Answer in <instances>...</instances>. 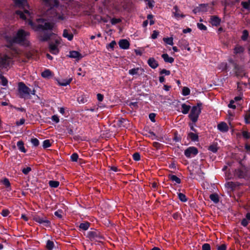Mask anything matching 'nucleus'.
Segmentation results:
<instances>
[{
	"instance_id": "f257e3e1",
	"label": "nucleus",
	"mask_w": 250,
	"mask_h": 250,
	"mask_svg": "<svg viewBox=\"0 0 250 250\" xmlns=\"http://www.w3.org/2000/svg\"><path fill=\"white\" fill-rule=\"evenodd\" d=\"M15 4L16 7L20 8L21 10L16 11V14L19 15L20 17L23 20H27L28 23L34 30H51L54 27V24L45 22L42 19H37L36 23H34L31 19L29 10V6L26 0H15Z\"/></svg>"
},
{
	"instance_id": "f03ea898",
	"label": "nucleus",
	"mask_w": 250,
	"mask_h": 250,
	"mask_svg": "<svg viewBox=\"0 0 250 250\" xmlns=\"http://www.w3.org/2000/svg\"><path fill=\"white\" fill-rule=\"evenodd\" d=\"M44 5V12L43 16L50 18L55 19L56 20H63L65 17L63 15L59 14L61 10L59 7L57 0H42Z\"/></svg>"
},
{
	"instance_id": "7ed1b4c3",
	"label": "nucleus",
	"mask_w": 250,
	"mask_h": 250,
	"mask_svg": "<svg viewBox=\"0 0 250 250\" xmlns=\"http://www.w3.org/2000/svg\"><path fill=\"white\" fill-rule=\"evenodd\" d=\"M29 33L24 31L22 29H20L18 31L16 34L13 37H5V40L7 42V46L10 48L12 51V55L14 56L15 54H20L14 47H13L14 43H20L28 45V42L26 40V38L29 36Z\"/></svg>"
},
{
	"instance_id": "20e7f679",
	"label": "nucleus",
	"mask_w": 250,
	"mask_h": 250,
	"mask_svg": "<svg viewBox=\"0 0 250 250\" xmlns=\"http://www.w3.org/2000/svg\"><path fill=\"white\" fill-rule=\"evenodd\" d=\"M201 104H198L197 105L192 107L188 116L190 119L194 123H195L198 119L199 116L201 112Z\"/></svg>"
},
{
	"instance_id": "39448f33",
	"label": "nucleus",
	"mask_w": 250,
	"mask_h": 250,
	"mask_svg": "<svg viewBox=\"0 0 250 250\" xmlns=\"http://www.w3.org/2000/svg\"><path fill=\"white\" fill-rule=\"evenodd\" d=\"M18 90L20 97L25 98L30 94H35V90L31 91L29 88L26 86L23 83H20L18 84Z\"/></svg>"
},
{
	"instance_id": "423d86ee",
	"label": "nucleus",
	"mask_w": 250,
	"mask_h": 250,
	"mask_svg": "<svg viewBox=\"0 0 250 250\" xmlns=\"http://www.w3.org/2000/svg\"><path fill=\"white\" fill-rule=\"evenodd\" d=\"M55 36V43L51 42L49 44V51L50 52L53 54H57L59 52V49L58 48L59 45L61 43L62 41V39L60 37Z\"/></svg>"
},
{
	"instance_id": "0eeeda50",
	"label": "nucleus",
	"mask_w": 250,
	"mask_h": 250,
	"mask_svg": "<svg viewBox=\"0 0 250 250\" xmlns=\"http://www.w3.org/2000/svg\"><path fill=\"white\" fill-rule=\"evenodd\" d=\"M172 13L173 17L177 20L183 19L186 17V15H185L183 12L181 11V10L177 5H175L173 7Z\"/></svg>"
},
{
	"instance_id": "6e6552de",
	"label": "nucleus",
	"mask_w": 250,
	"mask_h": 250,
	"mask_svg": "<svg viewBox=\"0 0 250 250\" xmlns=\"http://www.w3.org/2000/svg\"><path fill=\"white\" fill-rule=\"evenodd\" d=\"M11 62V58L7 55L0 57V67L7 68Z\"/></svg>"
},
{
	"instance_id": "1a4fd4ad",
	"label": "nucleus",
	"mask_w": 250,
	"mask_h": 250,
	"mask_svg": "<svg viewBox=\"0 0 250 250\" xmlns=\"http://www.w3.org/2000/svg\"><path fill=\"white\" fill-rule=\"evenodd\" d=\"M198 152V149L196 147H189L185 151V155L187 157L190 158L195 156Z\"/></svg>"
},
{
	"instance_id": "9d476101",
	"label": "nucleus",
	"mask_w": 250,
	"mask_h": 250,
	"mask_svg": "<svg viewBox=\"0 0 250 250\" xmlns=\"http://www.w3.org/2000/svg\"><path fill=\"white\" fill-rule=\"evenodd\" d=\"M33 220L39 224H44L46 226L50 225V222L45 217H42L38 215H36L33 217Z\"/></svg>"
},
{
	"instance_id": "9b49d317",
	"label": "nucleus",
	"mask_w": 250,
	"mask_h": 250,
	"mask_svg": "<svg viewBox=\"0 0 250 250\" xmlns=\"http://www.w3.org/2000/svg\"><path fill=\"white\" fill-rule=\"evenodd\" d=\"M119 45L121 49H127L129 47L130 43L127 40L122 39L119 42Z\"/></svg>"
},
{
	"instance_id": "f8f14e48",
	"label": "nucleus",
	"mask_w": 250,
	"mask_h": 250,
	"mask_svg": "<svg viewBox=\"0 0 250 250\" xmlns=\"http://www.w3.org/2000/svg\"><path fill=\"white\" fill-rule=\"evenodd\" d=\"M218 129L223 132H227L229 130V126L227 124L224 122H220L217 125Z\"/></svg>"
},
{
	"instance_id": "ddd939ff",
	"label": "nucleus",
	"mask_w": 250,
	"mask_h": 250,
	"mask_svg": "<svg viewBox=\"0 0 250 250\" xmlns=\"http://www.w3.org/2000/svg\"><path fill=\"white\" fill-rule=\"evenodd\" d=\"M62 36L64 38H66L69 41H72L73 39V35L72 33L67 29H64L63 30Z\"/></svg>"
},
{
	"instance_id": "4468645a",
	"label": "nucleus",
	"mask_w": 250,
	"mask_h": 250,
	"mask_svg": "<svg viewBox=\"0 0 250 250\" xmlns=\"http://www.w3.org/2000/svg\"><path fill=\"white\" fill-rule=\"evenodd\" d=\"M69 57L71 58L80 60L82 58V55L78 51H72L69 52Z\"/></svg>"
},
{
	"instance_id": "2eb2a0df",
	"label": "nucleus",
	"mask_w": 250,
	"mask_h": 250,
	"mask_svg": "<svg viewBox=\"0 0 250 250\" xmlns=\"http://www.w3.org/2000/svg\"><path fill=\"white\" fill-rule=\"evenodd\" d=\"M147 63L149 66L153 69H155L158 66V63L154 58H149Z\"/></svg>"
},
{
	"instance_id": "dca6fc26",
	"label": "nucleus",
	"mask_w": 250,
	"mask_h": 250,
	"mask_svg": "<svg viewBox=\"0 0 250 250\" xmlns=\"http://www.w3.org/2000/svg\"><path fill=\"white\" fill-rule=\"evenodd\" d=\"M72 80V78H69L68 79H63V80H57L58 83L60 86H66L70 83Z\"/></svg>"
},
{
	"instance_id": "f3484780",
	"label": "nucleus",
	"mask_w": 250,
	"mask_h": 250,
	"mask_svg": "<svg viewBox=\"0 0 250 250\" xmlns=\"http://www.w3.org/2000/svg\"><path fill=\"white\" fill-rule=\"evenodd\" d=\"M220 19L216 16H212L210 18L211 23L214 26H218L220 23Z\"/></svg>"
},
{
	"instance_id": "a211bd4d",
	"label": "nucleus",
	"mask_w": 250,
	"mask_h": 250,
	"mask_svg": "<svg viewBox=\"0 0 250 250\" xmlns=\"http://www.w3.org/2000/svg\"><path fill=\"white\" fill-rule=\"evenodd\" d=\"M140 71H141L142 72H143L144 71V69H142L141 68H139V67L132 68V69H130L129 70L128 73L130 75L133 76V75H135L138 74Z\"/></svg>"
},
{
	"instance_id": "6ab92c4d",
	"label": "nucleus",
	"mask_w": 250,
	"mask_h": 250,
	"mask_svg": "<svg viewBox=\"0 0 250 250\" xmlns=\"http://www.w3.org/2000/svg\"><path fill=\"white\" fill-rule=\"evenodd\" d=\"M52 72L50 70L45 69L42 73L41 76L44 78H49L52 76Z\"/></svg>"
},
{
	"instance_id": "aec40b11",
	"label": "nucleus",
	"mask_w": 250,
	"mask_h": 250,
	"mask_svg": "<svg viewBox=\"0 0 250 250\" xmlns=\"http://www.w3.org/2000/svg\"><path fill=\"white\" fill-rule=\"evenodd\" d=\"M162 57L166 62L172 63L174 62V59L169 57L167 54H163Z\"/></svg>"
},
{
	"instance_id": "412c9836",
	"label": "nucleus",
	"mask_w": 250,
	"mask_h": 250,
	"mask_svg": "<svg viewBox=\"0 0 250 250\" xmlns=\"http://www.w3.org/2000/svg\"><path fill=\"white\" fill-rule=\"evenodd\" d=\"M244 51V48L240 45H236L234 48V53L236 54L242 53Z\"/></svg>"
},
{
	"instance_id": "4be33fe9",
	"label": "nucleus",
	"mask_w": 250,
	"mask_h": 250,
	"mask_svg": "<svg viewBox=\"0 0 250 250\" xmlns=\"http://www.w3.org/2000/svg\"><path fill=\"white\" fill-rule=\"evenodd\" d=\"M181 107H182V112L185 114L188 113V112H189V111L190 109V106L189 105H187L185 104H183L181 105Z\"/></svg>"
},
{
	"instance_id": "5701e85b",
	"label": "nucleus",
	"mask_w": 250,
	"mask_h": 250,
	"mask_svg": "<svg viewBox=\"0 0 250 250\" xmlns=\"http://www.w3.org/2000/svg\"><path fill=\"white\" fill-rule=\"evenodd\" d=\"M163 40L167 44L170 45H172L173 44V38L172 37L164 38Z\"/></svg>"
},
{
	"instance_id": "b1692460",
	"label": "nucleus",
	"mask_w": 250,
	"mask_h": 250,
	"mask_svg": "<svg viewBox=\"0 0 250 250\" xmlns=\"http://www.w3.org/2000/svg\"><path fill=\"white\" fill-rule=\"evenodd\" d=\"M168 178L172 182H175L177 184H180L181 182V180L180 178H179L176 175L169 174L168 175Z\"/></svg>"
},
{
	"instance_id": "393cba45",
	"label": "nucleus",
	"mask_w": 250,
	"mask_h": 250,
	"mask_svg": "<svg viewBox=\"0 0 250 250\" xmlns=\"http://www.w3.org/2000/svg\"><path fill=\"white\" fill-rule=\"evenodd\" d=\"M241 5L244 8L250 12V0H248L247 1H242Z\"/></svg>"
},
{
	"instance_id": "a878e982",
	"label": "nucleus",
	"mask_w": 250,
	"mask_h": 250,
	"mask_svg": "<svg viewBox=\"0 0 250 250\" xmlns=\"http://www.w3.org/2000/svg\"><path fill=\"white\" fill-rule=\"evenodd\" d=\"M17 146L19 149L23 152H25L26 150L24 146V144L22 141H18L17 143Z\"/></svg>"
},
{
	"instance_id": "bb28decb",
	"label": "nucleus",
	"mask_w": 250,
	"mask_h": 250,
	"mask_svg": "<svg viewBox=\"0 0 250 250\" xmlns=\"http://www.w3.org/2000/svg\"><path fill=\"white\" fill-rule=\"evenodd\" d=\"M210 199L211 201L214 202L215 203H217L219 202L218 196L216 194H212L209 196Z\"/></svg>"
},
{
	"instance_id": "cd10ccee",
	"label": "nucleus",
	"mask_w": 250,
	"mask_h": 250,
	"mask_svg": "<svg viewBox=\"0 0 250 250\" xmlns=\"http://www.w3.org/2000/svg\"><path fill=\"white\" fill-rule=\"evenodd\" d=\"M46 247L47 250H52L54 248V243L50 240H48L46 243Z\"/></svg>"
},
{
	"instance_id": "c85d7f7f",
	"label": "nucleus",
	"mask_w": 250,
	"mask_h": 250,
	"mask_svg": "<svg viewBox=\"0 0 250 250\" xmlns=\"http://www.w3.org/2000/svg\"><path fill=\"white\" fill-rule=\"evenodd\" d=\"M249 37V32L247 30H244L242 32L241 39L243 41H246Z\"/></svg>"
},
{
	"instance_id": "c756f323",
	"label": "nucleus",
	"mask_w": 250,
	"mask_h": 250,
	"mask_svg": "<svg viewBox=\"0 0 250 250\" xmlns=\"http://www.w3.org/2000/svg\"><path fill=\"white\" fill-rule=\"evenodd\" d=\"M190 92V89L188 87H184L182 89V95L184 96H188L189 95Z\"/></svg>"
},
{
	"instance_id": "7c9ffc66",
	"label": "nucleus",
	"mask_w": 250,
	"mask_h": 250,
	"mask_svg": "<svg viewBox=\"0 0 250 250\" xmlns=\"http://www.w3.org/2000/svg\"><path fill=\"white\" fill-rule=\"evenodd\" d=\"M59 184V182L56 181H50L49 182V186L52 188H57Z\"/></svg>"
},
{
	"instance_id": "2f4dec72",
	"label": "nucleus",
	"mask_w": 250,
	"mask_h": 250,
	"mask_svg": "<svg viewBox=\"0 0 250 250\" xmlns=\"http://www.w3.org/2000/svg\"><path fill=\"white\" fill-rule=\"evenodd\" d=\"M89 227V223L88 222H85L81 223L80 225V228L83 230H86Z\"/></svg>"
},
{
	"instance_id": "473e14b6",
	"label": "nucleus",
	"mask_w": 250,
	"mask_h": 250,
	"mask_svg": "<svg viewBox=\"0 0 250 250\" xmlns=\"http://www.w3.org/2000/svg\"><path fill=\"white\" fill-rule=\"evenodd\" d=\"M179 199L183 202H185L187 201V198L186 195L182 193H179L178 194Z\"/></svg>"
},
{
	"instance_id": "72a5a7b5",
	"label": "nucleus",
	"mask_w": 250,
	"mask_h": 250,
	"mask_svg": "<svg viewBox=\"0 0 250 250\" xmlns=\"http://www.w3.org/2000/svg\"><path fill=\"white\" fill-rule=\"evenodd\" d=\"M188 137L190 138L192 141H196L198 139V135L193 133H190L188 135Z\"/></svg>"
},
{
	"instance_id": "f704fd0d",
	"label": "nucleus",
	"mask_w": 250,
	"mask_h": 250,
	"mask_svg": "<svg viewBox=\"0 0 250 250\" xmlns=\"http://www.w3.org/2000/svg\"><path fill=\"white\" fill-rule=\"evenodd\" d=\"M0 83H1L3 85L5 86L7 85L8 81L3 76L0 75Z\"/></svg>"
},
{
	"instance_id": "c9c22d12",
	"label": "nucleus",
	"mask_w": 250,
	"mask_h": 250,
	"mask_svg": "<svg viewBox=\"0 0 250 250\" xmlns=\"http://www.w3.org/2000/svg\"><path fill=\"white\" fill-rule=\"evenodd\" d=\"M2 182L3 184L7 188H9V190H11L10 188V183L8 180V179L5 178L2 181Z\"/></svg>"
},
{
	"instance_id": "e433bc0d",
	"label": "nucleus",
	"mask_w": 250,
	"mask_h": 250,
	"mask_svg": "<svg viewBox=\"0 0 250 250\" xmlns=\"http://www.w3.org/2000/svg\"><path fill=\"white\" fill-rule=\"evenodd\" d=\"M116 45V42L115 41H113L109 44H108L107 45L106 47L108 49L109 48H110V49H111L112 50H113Z\"/></svg>"
},
{
	"instance_id": "4c0bfd02",
	"label": "nucleus",
	"mask_w": 250,
	"mask_h": 250,
	"mask_svg": "<svg viewBox=\"0 0 250 250\" xmlns=\"http://www.w3.org/2000/svg\"><path fill=\"white\" fill-rule=\"evenodd\" d=\"M51 145V143L49 140H45L43 142L42 146L45 148L50 147Z\"/></svg>"
},
{
	"instance_id": "58836bf2",
	"label": "nucleus",
	"mask_w": 250,
	"mask_h": 250,
	"mask_svg": "<svg viewBox=\"0 0 250 250\" xmlns=\"http://www.w3.org/2000/svg\"><path fill=\"white\" fill-rule=\"evenodd\" d=\"M245 120L246 124L250 123V111L246 113Z\"/></svg>"
},
{
	"instance_id": "ea45409f",
	"label": "nucleus",
	"mask_w": 250,
	"mask_h": 250,
	"mask_svg": "<svg viewBox=\"0 0 250 250\" xmlns=\"http://www.w3.org/2000/svg\"><path fill=\"white\" fill-rule=\"evenodd\" d=\"M78 157H79L77 153H74L72 154V155L71 156V160L73 162H77L78 160Z\"/></svg>"
},
{
	"instance_id": "a19ab883",
	"label": "nucleus",
	"mask_w": 250,
	"mask_h": 250,
	"mask_svg": "<svg viewBox=\"0 0 250 250\" xmlns=\"http://www.w3.org/2000/svg\"><path fill=\"white\" fill-rule=\"evenodd\" d=\"M31 142L35 146H37L39 145V141L36 138H32L31 140Z\"/></svg>"
},
{
	"instance_id": "79ce46f5",
	"label": "nucleus",
	"mask_w": 250,
	"mask_h": 250,
	"mask_svg": "<svg viewBox=\"0 0 250 250\" xmlns=\"http://www.w3.org/2000/svg\"><path fill=\"white\" fill-rule=\"evenodd\" d=\"M197 27L201 30H206L207 29V27L203 23H198Z\"/></svg>"
},
{
	"instance_id": "37998d69",
	"label": "nucleus",
	"mask_w": 250,
	"mask_h": 250,
	"mask_svg": "<svg viewBox=\"0 0 250 250\" xmlns=\"http://www.w3.org/2000/svg\"><path fill=\"white\" fill-rule=\"evenodd\" d=\"M243 137L245 139H249L250 138V133L247 131H242Z\"/></svg>"
},
{
	"instance_id": "c03bdc74",
	"label": "nucleus",
	"mask_w": 250,
	"mask_h": 250,
	"mask_svg": "<svg viewBox=\"0 0 250 250\" xmlns=\"http://www.w3.org/2000/svg\"><path fill=\"white\" fill-rule=\"evenodd\" d=\"M160 74H165V75L168 76L170 74V71L166 69H163L160 71Z\"/></svg>"
},
{
	"instance_id": "a18cd8bd",
	"label": "nucleus",
	"mask_w": 250,
	"mask_h": 250,
	"mask_svg": "<svg viewBox=\"0 0 250 250\" xmlns=\"http://www.w3.org/2000/svg\"><path fill=\"white\" fill-rule=\"evenodd\" d=\"M9 213L10 211L7 209H3L1 212V214L3 217L7 216L9 214Z\"/></svg>"
},
{
	"instance_id": "49530a36",
	"label": "nucleus",
	"mask_w": 250,
	"mask_h": 250,
	"mask_svg": "<svg viewBox=\"0 0 250 250\" xmlns=\"http://www.w3.org/2000/svg\"><path fill=\"white\" fill-rule=\"evenodd\" d=\"M159 34V32L158 31H157L156 30H154L153 31V33H152V34L151 35V38L152 39H156L157 38Z\"/></svg>"
},
{
	"instance_id": "de8ad7c7",
	"label": "nucleus",
	"mask_w": 250,
	"mask_h": 250,
	"mask_svg": "<svg viewBox=\"0 0 250 250\" xmlns=\"http://www.w3.org/2000/svg\"><path fill=\"white\" fill-rule=\"evenodd\" d=\"M62 210L59 209V210H58L57 211H56V212H55V215L59 218H62Z\"/></svg>"
},
{
	"instance_id": "09e8293b",
	"label": "nucleus",
	"mask_w": 250,
	"mask_h": 250,
	"mask_svg": "<svg viewBox=\"0 0 250 250\" xmlns=\"http://www.w3.org/2000/svg\"><path fill=\"white\" fill-rule=\"evenodd\" d=\"M209 150L213 152H216L217 151L218 148L216 146L212 145L209 147Z\"/></svg>"
},
{
	"instance_id": "8fccbe9b",
	"label": "nucleus",
	"mask_w": 250,
	"mask_h": 250,
	"mask_svg": "<svg viewBox=\"0 0 250 250\" xmlns=\"http://www.w3.org/2000/svg\"><path fill=\"white\" fill-rule=\"evenodd\" d=\"M31 170V168L30 167H26L23 168L22 171L24 174H27Z\"/></svg>"
},
{
	"instance_id": "3c124183",
	"label": "nucleus",
	"mask_w": 250,
	"mask_h": 250,
	"mask_svg": "<svg viewBox=\"0 0 250 250\" xmlns=\"http://www.w3.org/2000/svg\"><path fill=\"white\" fill-rule=\"evenodd\" d=\"M52 120L55 122L56 123H58L60 121L59 117L57 115H54L52 116Z\"/></svg>"
},
{
	"instance_id": "603ef678",
	"label": "nucleus",
	"mask_w": 250,
	"mask_h": 250,
	"mask_svg": "<svg viewBox=\"0 0 250 250\" xmlns=\"http://www.w3.org/2000/svg\"><path fill=\"white\" fill-rule=\"evenodd\" d=\"M202 250H210V247L208 244H204L202 246Z\"/></svg>"
},
{
	"instance_id": "864d4df0",
	"label": "nucleus",
	"mask_w": 250,
	"mask_h": 250,
	"mask_svg": "<svg viewBox=\"0 0 250 250\" xmlns=\"http://www.w3.org/2000/svg\"><path fill=\"white\" fill-rule=\"evenodd\" d=\"M133 158L135 161H139L140 159V155L138 153H135L133 155Z\"/></svg>"
},
{
	"instance_id": "5fc2aeb1",
	"label": "nucleus",
	"mask_w": 250,
	"mask_h": 250,
	"mask_svg": "<svg viewBox=\"0 0 250 250\" xmlns=\"http://www.w3.org/2000/svg\"><path fill=\"white\" fill-rule=\"evenodd\" d=\"M226 246L225 244H222L220 246H218L217 247V250H226Z\"/></svg>"
},
{
	"instance_id": "6e6d98bb",
	"label": "nucleus",
	"mask_w": 250,
	"mask_h": 250,
	"mask_svg": "<svg viewBox=\"0 0 250 250\" xmlns=\"http://www.w3.org/2000/svg\"><path fill=\"white\" fill-rule=\"evenodd\" d=\"M241 224L244 227H246L248 224V220L246 217L242 220Z\"/></svg>"
},
{
	"instance_id": "4d7b16f0",
	"label": "nucleus",
	"mask_w": 250,
	"mask_h": 250,
	"mask_svg": "<svg viewBox=\"0 0 250 250\" xmlns=\"http://www.w3.org/2000/svg\"><path fill=\"white\" fill-rule=\"evenodd\" d=\"M234 101L231 100L229 104L228 105L229 107L235 109L236 108V106L234 104Z\"/></svg>"
},
{
	"instance_id": "13d9d810",
	"label": "nucleus",
	"mask_w": 250,
	"mask_h": 250,
	"mask_svg": "<svg viewBox=\"0 0 250 250\" xmlns=\"http://www.w3.org/2000/svg\"><path fill=\"white\" fill-rule=\"evenodd\" d=\"M147 19L150 20V24L152 25L154 23V21L153 20V16L151 14L148 15L147 17Z\"/></svg>"
},
{
	"instance_id": "bf43d9fd",
	"label": "nucleus",
	"mask_w": 250,
	"mask_h": 250,
	"mask_svg": "<svg viewBox=\"0 0 250 250\" xmlns=\"http://www.w3.org/2000/svg\"><path fill=\"white\" fill-rule=\"evenodd\" d=\"M155 114L154 113H150L149 115V119H150V120L153 122H155Z\"/></svg>"
},
{
	"instance_id": "052dcab7",
	"label": "nucleus",
	"mask_w": 250,
	"mask_h": 250,
	"mask_svg": "<svg viewBox=\"0 0 250 250\" xmlns=\"http://www.w3.org/2000/svg\"><path fill=\"white\" fill-rule=\"evenodd\" d=\"M181 42H185V44L186 45V49H187L188 51H189L190 50V48L188 46V42L185 40H182Z\"/></svg>"
},
{
	"instance_id": "680f3d73",
	"label": "nucleus",
	"mask_w": 250,
	"mask_h": 250,
	"mask_svg": "<svg viewBox=\"0 0 250 250\" xmlns=\"http://www.w3.org/2000/svg\"><path fill=\"white\" fill-rule=\"evenodd\" d=\"M25 122V120L23 119V118H22L21 119H20V120L19 121H17L16 122V125H23Z\"/></svg>"
},
{
	"instance_id": "e2e57ef3",
	"label": "nucleus",
	"mask_w": 250,
	"mask_h": 250,
	"mask_svg": "<svg viewBox=\"0 0 250 250\" xmlns=\"http://www.w3.org/2000/svg\"><path fill=\"white\" fill-rule=\"evenodd\" d=\"M97 97L98 100L100 102H102L104 99V96L101 94H98Z\"/></svg>"
},
{
	"instance_id": "0e129e2a",
	"label": "nucleus",
	"mask_w": 250,
	"mask_h": 250,
	"mask_svg": "<svg viewBox=\"0 0 250 250\" xmlns=\"http://www.w3.org/2000/svg\"><path fill=\"white\" fill-rule=\"evenodd\" d=\"M119 22H120V19H112L111 20V23L113 24H116V23H118Z\"/></svg>"
},
{
	"instance_id": "69168bd1",
	"label": "nucleus",
	"mask_w": 250,
	"mask_h": 250,
	"mask_svg": "<svg viewBox=\"0 0 250 250\" xmlns=\"http://www.w3.org/2000/svg\"><path fill=\"white\" fill-rule=\"evenodd\" d=\"M183 32L184 33H190L191 32V29L190 28H187L186 29H184L183 30Z\"/></svg>"
},
{
	"instance_id": "338daca9",
	"label": "nucleus",
	"mask_w": 250,
	"mask_h": 250,
	"mask_svg": "<svg viewBox=\"0 0 250 250\" xmlns=\"http://www.w3.org/2000/svg\"><path fill=\"white\" fill-rule=\"evenodd\" d=\"M220 65L222 66V67L220 68V69L221 68L222 69H226L227 66V63H226V62L222 63Z\"/></svg>"
},
{
	"instance_id": "774afa93",
	"label": "nucleus",
	"mask_w": 250,
	"mask_h": 250,
	"mask_svg": "<svg viewBox=\"0 0 250 250\" xmlns=\"http://www.w3.org/2000/svg\"><path fill=\"white\" fill-rule=\"evenodd\" d=\"M170 88H171V86H168L167 85H164V90L167 91H169L170 90Z\"/></svg>"
}]
</instances>
